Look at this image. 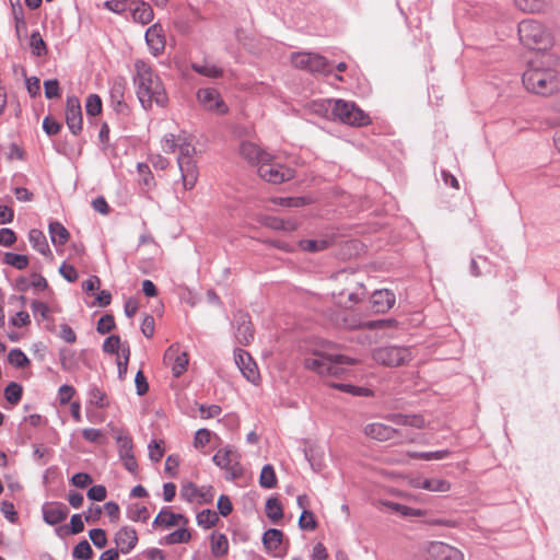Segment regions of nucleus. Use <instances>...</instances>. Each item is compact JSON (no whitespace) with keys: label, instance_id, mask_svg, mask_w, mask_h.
Returning a JSON list of instances; mask_svg holds the SVG:
<instances>
[{"label":"nucleus","instance_id":"obj_4","mask_svg":"<svg viewBox=\"0 0 560 560\" xmlns=\"http://www.w3.org/2000/svg\"><path fill=\"white\" fill-rule=\"evenodd\" d=\"M331 295L338 306L351 308L365 296L362 276L355 271L336 272L332 277Z\"/></svg>","mask_w":560,"mask_h":560},{"label":"nucleus","instance_id":"obj_60","mask_svg":"<svg viewBox=\"0 0 560 560\" xmlns=\"http://www.w3.org/2000/svg\"><path fill=\"white\" fill-rule=\"evenodd\" d=\"M75 388L71 385H61L58 389V399L60 405H67L75 395Z\"/></svg>","mask_w":560,"mask_h":560},{"label":"nucleus","instance_id":"obj_54","mask_svg":"<svg viewBox=\"0 0 560 560\" xmlns=\"http://www.w3.org/2000/svg\"><path fill=\"white\" fill-rule=\"evenodd\" d=\"M115 318L110 314H106L102 316L97 322L96 330L97 332L105 335L110 332L115 328Z\"/></svg>","mask_w":560,"mask_h":560},{"label":"nucleus","instance_id":"obj_63","mask_svg":"<svg viewBox=\"0 0 560 560\" xmlns=\"http://www.w3.org/2000/svg\"><path fill=\"white\" fill-rule=\"evenodd\" d=\"M44 89H45V96L47 98H55V97H59V95H60L59 82L56 79L45 81Z\"/></svg>","mask_w":560,"mask_h":560},{"label":"nucleus","instance_id":"obj_1","mask_svg":"<svg viewBox=\"0 0 560 560\" xmlns=\"http://www.w3.org/2000/svg\"><path fill=\"white\" fill-rule=\"evenodd\" d=\"M558 59L551 54L537 55L528 61L522 81L527 92L539 96H551L560 92Z\"/></svg>","mask_w":560,"mask_h":560},{"label":"nucleus","instance_id":"obj_33","mask_svg":"<svg viewBox=\"0 0 560 560\" xmlns=\"http://www.w3.org/2000/svg\"><path fill=\"white\" fill-rule=\"evenodd\" d=\"M49 234L55 246L65 245L69 240L68 230L59 222H51L49 224Z\"/></svg>","mask_w":560,"mask_h":560},{"label":"nucleus","instance_id":"obj_41","mask_svg":"<svg viewBox=\"0 0 560 560\" xmlns=\"http://www.w3.org/2000/svg\"><path fill=\"white\" fill-rule=\"evenodd\" d=\"M127 515L133 522H147L150 516L147 506L140 503L129 505Z\"/></svg>","mask_w":560,"mask_h":560},{"label":"nucleus","instance_id":"obj_62","mask_svg":"<svg viewBox=\"0 0 560 560\" xmlns=\"http://www.w3.org/2000/svg\"><path fill=\"white\" fill-rule=\"evenodd\" d=\"M31 307L35 316L39 315L42 319H49V313L51 312V308L46 303L34 301L31 304Z\"/></svg>","mask_w":560,"mask_h":560},{"label":"nucleus","instance_id":"obj_50","mask_svg":"<svg viewBox=\"0 0 560 560\" xmlns=\"http://www.w3.org/2000/svg\"><path fill=\"white\" fill-rule=\"evenodd\" d=\"M60 365L65 371H72L75 368L74 352L70 349H61L59 353Z\"/></svg>","mask_w":560,"mask_h":560},{"label":"nucleus","instance_id":"obj_53","mask_svg":"<svg viewBox=\"0 0 560 560\" xmlns=\"http://www.w3.org/2000/svg\"><path fill=\"white\" fill-rule=\"evenodd\" d=\"M450 451L442 450L436 452L411 453L410 456L423 460H440L450 456Z\"/></svg>","mask_w":560,"mask_h":560},{"label":"nucleus","instance_id":"obj_46","mask_svg":"<svg viewBox=\"0 0 560 560\" xmlns=\"http://www.w3.org/2000/svg\"><path fill=\"white\" fill-rule=\"evenodd\" d=\"M129 358H130V347L124 346L121 348V353L117 355V368H118L119 378L126 377Z\"/></svg>","mask_w":560,"mask_h":560},{"label":"nucleus","instance_id":"obj_29","mask_svg":"<svg viewBox=\"0 0 560 560\" xmlns=\"http://www.w3.org/2000/svg\"><path fill=\"white\" fill-rule=\"evenodd\" d=\"M28 241L35 250L52 259V253L49 248L46 236L40 230H31L28 232Z\"/></svg>","mask_w":560,"mask_h":560},{"label":"nucleus","instance_id":"obj_36","mask_svg":"<svg viewBox=\"0 0 560 560\" xmlns=\"http://www.w3.org/2000/svg\"><path fill=\"white\" fill-rule=\"evenodd\" d=\"M266 515L272 523H278L283 517L281 502L277 498H269L266 502Z\"/></svg>","mask_w":560,"mask_h":560},{"label":"nucleus","instance_id":"obj_64","mask_svg":"<svg viewBox=\"0 0 560 560\" xmlns=\"http://www.w3.org/2000/svg\"><path fill=\"white\" fill-rule=\"evenodd\" d=\"M221 413V407L218 405L199 406V415L202 419H210L218 417Z\"/></svg>","mask_w":560,"mask_h":560},{"label":"nucleus","instance_id":"obj_51","mask_svg":"<svg viewBox=\"0 0 560 560\" xmlns=\"http://www.w3.org/2000/svg\"><path fill=\"white\" fill-rule=\"evenodd\" d=\"M93 556V550L86 540L80 541L73 548V557L81 560H90Z\"/></svg>","mask_w":560,"mask_h":560},{"label":"nucleus","instance_id":"obj_57","mask_svg":"<svg viewBox=\"0 0 560 560\" xmlns=\"http://www.w3.org/2000/svg\"><path fill=\"white\" fill-rule=\"evenodd\" d=\"M212 435V432L208 429H199L195 434L194 446L200 450L203 448L210 443Z\"/></svg>","mask_w":560,"mask_h":560},{"label":"nucleus","instance_id":"obj_61","mask_svg":"<svg viewBox=\"0 0 560 560\" xmlns=\"http://www.w3.org/2000/svg\"><path fill=\"white\" fill-rule=\"evenodd\" d=\"M89 536L94 546L97 548H103L107 544L105 530L101 528L91 529Z\"/></svg>","mask_w":560,"mask_h":560},{"label":"nucleus","instance_id":"obj_8","mask_svg":"<svg viewBox=\"0 0 560 560\" xmlns=\"http://www.w3.org/2000/svg\"><path fill=\"white\" fill-rule=\"evenodd\" d=\"M415 358L412 348L405 346H382L373 349L372 359L380 365L399 368L409 364Z\"/></svg>","mask_w":560,"mask_h":560},{"label":"nucleus","instance_id":"obj_32","mask_svg":"<svg viewBox=\"0 0 560 560\" xmlns=\"http://www.w3.org/2000/svg\"><path fill=\"white\" fill-rule=\"evenodd\" d=\"M514 3L525 13H540L548 7L549 0H514Z\"/></svg>","mask_w":560,"mask_h":560},{"label":"nucleus","instance_id":"obj_16","mask_svg":"<svg viewBox=\"0 0 560 560\" xmlns=\"http://www.w3.org/2000/svg\"><path fill=\"white\" fill-rule=\"evenodd\" d=\"M145 43L148 48L154 57L161 56L166 46V37L163 26L160 23H154L145 32Z\"/></svg>","mask_w":560,"mask_h":560},{"label":"nucleus","instance_id":"obj_58","mask_svg":"<svg viewBox=\"0 0 560 560\" xmlns=\"http://www.w3.org/2000/svg\"><path fill=\"white\" fill-rule=\"evenodd\" d=\"M30 45L33 54L36 56H42L46 52V44L39 33H33L31 35Z\"/></svg>","mask_w":560,"mask_h":560},{"label":"nucleus","instance_id":"obj_13","mask_svg":"<svg viewBox=\"0 0 560 560\" xmlns=\"http://www.w3.org/2000/svg\"><path fill=\"white\" fill-rule=\"evenodd\" d=\"M293 66L298 69L307 70L310 72H326L328 61L325 57L311 52H296L291 57Z\"/></svg>","mask_w":560,"mask_h":560},{"label":"nucleus","instance_id":"obj_24","mask_svg":"<svg viewBox=\"0 0 560 560\" xmlns=\"http://www.w3.org/2000/svg\"><path fill=\"white\" fill-rule=\"evenodd\" d=\"M372 308L375 313H385L395 304V294L387 290H376L371 296Z\"/></svg>","mask_w":560,"mask_h":560},{"label":"nucleus","instance_id":"obj_37","mask_svg":"<svg viewBox=\"0 0 560 560\" xmlns=\"http://www.w3.org/2000/svg\"><path fill=\"white\" fill-rule=\"evenodd\" d=\"M229 550V541L224 534L213 533L211 535V551L215 557L224 556Z\"/></svg>","mask_w":560,"mask_h":560},{"label":"nucleus","instance_id":"obj_22","mask_svg":"<svg viewBox=\"0 0 560 560\" xmlns=\"http://www.w3.org/2000/svg\"><path fill=\"white\" fill-rule=\"evenodd\" d=\"M69 510L63 503L50 502L43 506V518L49 525H57L65 521Z\"/></svg>","mask_w":560,"mask_h":560},{"label":"nucleus","instance_id":"obj_23","mask_svg":"<svg viewBox=\"0 0 560 560\" xmlns=\"http://www.w3.org/2000/svg\"><path fill=\"white\" fill-rule=\"evenodd\" d=\"M335 238L332 235H322L314 240H301L298 243V248L305 253H319L332 246Z\"/></svg>","mask_w":560,"mask_h":560},{"label":"nucleus","instance_id":"obj_52","mask_svg":"<svg viewBox=\"0 0 560 560\" xmlns=\"http://www.w3.org/2000/svg\"><path fill=\"white\" fill-rule=\"evenodd\" d=\"M86 114L96 116L102 112V100L97 94L89 95L85 104Z\"/></svg>","mask_w":560,"mask_h":560},{"label":"nucleus","instance_id":"obj_27","mask_svg":"<svg viewBox=\"0 0 560 560\" xmlns=\"http://www.w3.org/2000/svg\"><path fill=\"white\" fill-rule=\"evenodd\" d=\"M378 504L405 517H422L428 514L427 510L415 509L392 501H380Z\"/></svg>","mask_w":560,"mask_h":560},{"label":"nucleus","instance_id":"obj_2","mask_svg":"<svg viewBox=\"0 0 560 560\" xmlns=\"http://www.w3.org/2000/svg\"><path fill=\"white\" fill-rule=\"evenodd\" d=\"M133 85L144 109H151L154 104L167 106L168 95L161 77L148 61L140 58L133 63Z\"/></svg>","mask_w":560,"mask_h":560},{"label":"nucleus","instance_id":"obj_55","mask_svg":"<svg viewBox=\"0 0 560 560\" xmlns=\"http://www.w3.org/2000/svg\"><path fill=\"white\" fill-rule=\"evenodd\" d=\"M164 442L154 440L149 444V457L153 462H160L164 456Z\"/></svg>","mask_w":560,"mask_h":560},{"label":"nucleus","instance_id":"obj_44","mask_svg":"<svg viewBox=\"0 0 560 560\" xmlns=\"http://www.w3.org/2000/svg\"><path fill=\"white\" fill-rule=\"evenodd\" d=\"M3 261L18 270L27 268L30 262L27 256L14 253H5Z\"/></svg>","mask_w":560,"mask_h":560},{"label":"nucleus","instance_id":"obj_40","mask_svg":"<svg viewBox=\"0 0 560 560\" xmlns=\"http://www.w3.org/2000/svg\"><path fill=\"white\" fill-rule=\"evenodd\" d=\"M191 68L197 73L208 78H219L222 75V70L213 63H192Z\"/></svg>","mask_w":560,"mask_h":560},{"label":"nucleus","instance_id":"obj_42","mask_svg":"<svg viewBox=\"0 0 560 560\" xmlns=\"http://www.w3.org/2000/svg\"><path fill=\"white\" fill-rule=\"evenodd\" d=\"M124 346H129L127 342L122 343L121 339L117 335H112L107 337L103 343V351L110 354H120L121 348Z\"/></svg>","mask_w":560,"mask_h":560},{"label":"nucleus","instance_id":"obj_5","mask_svg":"<svg viewBox=\"0 0 560 560\" xmlns=\"http://www.w3.org/2000/svg\"><path fill=\"white\" fill-rule=\"evenodd\" d=\"M521 44L529 49L545 51L552 47L553 39L546 26L534 19H525L517 26Z\"/></svg>","mask_w":560,"mask_h":560},{"label":"nucleus","instance_id":"obj_12","mask_svg":"<svg viewBox=\"0 0 560 560\" xmlns=\"http://www.w3.org/2000/svg\"><path fill=\"white\" fill-rule=\"evenodd\" d=\"M214 488L212 486L198 487L194 482H185L180 488V498L189 503L208 504L214 499Z\"/></svg>","mask_w":560,"mask_h":560},{"label":"nucleus","instance_id":"obj_10","mask_svg":"<svg viewBox=\"0 0 560 560\" xmlns=\"http://www.w3.org/2000/svg\"><path fill=\"white\" fill-rule=\"evenodd\" d=\"M266 160L257 167V174L265 182L278 185L294 178L295 171L278 162L273 155L269 154Z\"/></svg>","mask_w":560,"mask_h":560},{"label":"nucleus","instance_id":"obj_38","mask_svg":"<svg viewBox=\"0 0 560 560\" xmlns=\"http://www.w3.org/2000/svg\"><path fill=\"white\" fill-rule=\"evenodd\" d=\"M422 487L431 492H447L451 490V482L442 478H424Z\"/></svg>","mask_w":560,"mask_h":560},{"label":"nucleus","instance_id":"obj_11","mask_svg":"<svg viewBox=\"0 0 560 560\" xmlns=\"http://www.w3.org/2000/svg\"><path fill=\"white\" fill-rule=\"evenodd\" d=\"M423 552L429 560H465L464 552L445 541L430 540L423 545Z\"/></svg>","mask_w":560,"mask_h":560},{"label":"nucleus","instance_id":"obj_39","mask_svg":"<svg viewBox=\"0 0 560 560\" xmlns=\"http://www.w3.org/2000/svg\"><path fill=\"white\" fill-rule=\"evenodd\" d=\"M277 476L271 465H265L260 471L259 485L265 489H272L277 486Z\"/></svg>","mask_w":560,"mask_h":560},{"label":"nucleus","instance_id":"obj_17","mask_svg":"<svg viewBox=\"0 0 560 560\" xmlns=\"http://www.w3.org/2000/svg\"><path fill=\"white\" fill-rule=\"evenodd\" d=\"M66 121L73 135H78L82 130V110L81 104L77 96H68L66 104Z\"/></svg>","mask_w":560,"mask_h":560},{"label":"nucleus","instance_id":"obj_15","mask_svg":"<svg viewBox=\"0 0 560 560\" xmlns=\"http://www.w3.org/2000/svg\"><path fill=\"white\" fill-rule=\"evenodd\" d=\"M163 360L171 368L175 377L180 376L187 370L188 354L182 351L178 345L170 346L164 353Z\"/></svg>","mask_w":560,"mask_h":560},{"label":"nucleus","instance_id":"obj_20","mask_svg":"<svg viewBox=\"0 0 560 560\" xmlns=\"http://www.w3.org/2000/svg\"><path fill=\"white\" fill-rule=\"evenodd\" d=\"M138 542V535L135 528L129 526L121 527L115 535V544L118 550L127 555L129 553Z\"/></svg>","mask_w":560,"mask_h":560},{"label":"nucleus","instance_id":"obj_34","mask_svg":"<svg viewBox=\"0 0 560 560\" xmlns=\"http://www.w3.org/2000/svg\"><path fill=\"white\" fill-rule=\"evenodd\" d=\"M266 225L273 230H281L284 232H294L299 228V222L294 219L268 218Z\"/></svg>","mask_w":560,"mask_h":560},{"label":"nucleus","instance_id":"obj_9","mask_svg":"<svg viewBox=\"0 0 560 560\" xmlns=\"http://www.w3.org/2000/svg\"><path fill=\"white\" fill-rule=\"evenodd\" d=\"M213 463L225 471V479L236 481L244 477L245 469L241 464V454L231 446L217 451Z\"/></svg>","mask_w":560,"mask_h":560},{"label":"nucleus","instance_id":"obj_3","mask_svg":"<svg viewBox=\"0 0 560 560\" xmlns=\"http://www.w3.org/2000/svg\"><path fill=\"white\" fill-rule=\"evenodd\" d=\"M161 149L167 154L178 151L177 164L182 174L183 187L186 190H191L199 175L194 160L196 150L191 138L184 131L178 135L167 133L161 140Z\"/></svg>","mask_w":560,"mask_h":560},{"label":"nucleus","instance_id":"obj_28","mask_svg":"<svg viewBox=\"0 0 560 560\" xmlns=\"http://www.w3.org/2000/svg\"><path fill=\"white\" fill-rule=\"evenodd\" d=\"M133 5L135 7L131 10V16H132L133 22L145 25V24H149L153 20L154 12L148 2L136 1L133 3Z\"/></svg>","mask_w":560,"mask_h":560},{"label":"nucleus","instance_id":"obj_26","mask_svg":"<svg viewBox=\"0 0 560 560\" xmlns=\"http://www.w3.org/2000/svg\"><path fill=\"white\" fill-rule=\"evenodd\" d=\"M188 520L183 514L173 513L168 508H164L154 518L153 525L170 528L178 525H187Z\"/></svg>","mask_w":560,"mask_h":560},{"label":"nucleus","instance_id":"obj_49","mask_svg":"<svg viewBox=\"0 0 560 560\" xmlns=\"http://www.w3.org/2000/svg\"><path fill=\"white\" fill-rule=\"evenodd\" d=\"M9 362L16 368H24L30 364V360L26 354L20 349H13L8 355Z\"/></svg>","mask_w":560,"mask_h":560},{"label":"nucleus","instance_id":"obj_18","mask_svg":"<svg viewBox=\"0 0 560 560\" xmlns=\"http://www.w3.org/2000/svg\"><path fill=\"white\" fill-rule=\"evenodd\" d=\"M235 363L241 370L244 377L253 384H256L259 380V372L257 364L250 357V354L244 350L235 352Z\"/></svg>","mask_w":560,"mask_h":560},{"label":"nucleus","instance_id":"obj_7","mask_svg":"<svg viewBox=\"0 0 560 560\" xmlns=\"http://www.w3.org/2000/svg\"><path fill=\"white\" fill-rule=\"evenodd\" d=\"M320 106H324L326 110L330 108L334 118L350 126L364 127L372 122L371 117L364 113L354 102L345 100H328L325 101Z\"/></svg>","mask_w":560,"mask_h":560},{"label":"nucleus","instance_id":"obj_19","mask_svg":"<svg viewBox=\"0 0 560 560\" xmlns=\"http://www.w3.org/2000/svg\"><path fill=\"white\" fill-rule=\"evenodd\" d=\"M240 154L249 164L258 167L262 161H267L270 153L252 141H244L240 145Z\"/></svg>","mask_w":560,"mask_h":560},{"label":"nucleus","instance_id":"obj_59","mask_svg":"<svg viewBox=\"0 0 560 560\" xmlns=\"http://www.w3.org/2000/svg\"><path fill=\"white\" fill-rule=\"evenodd\" d=\"M138 173L141 176L140 183L147 187L154 186V177L147 164H138Z\"/></svg>","mask_w":560,"mask_h":560},{"label":"nucleus","instance_id":"obj_47","mask_svg":"<svg viewBox=\"0 0 560 560\" xmlns=\"http://www.w3.org/2000/svg\"><path fill=\"white\" fill-rule=\"evenodd\" d=\"M218 521H219L218 514L211 510L201 511L197 515L198 525H200L205 528H210V527L214 526Z\"/></svg>","mask_w":560,"mask_h":560},{"label":"nucleus","instance_id":"obj_48","mask_svg":"<svg viewBox=\"0 0 560 560\" xmlns=\"http://www.w3.org/2000/svg\"><path fill=\"white\" fill-rule=\"evenodd\" d=\"M191 538V534L186 528L177 529L166 536L165 540L168 545L188 542Z\"/></svg>","mask_w":560,"mask_h":560},{"label":"nucleus","instance_id":"obj_56","mask_svg":"<svg viewBox=\"0 0 560 560\" xmlns=\"http://www.w3.org/2000/svg\"><path fill=\"white\" fill-rule=\"evenodd\" d=\"M299 525L302 529L314 530L317 522L311 511L304 510L299 518Z\"/></svg>","mask_w":560,"mask_h":560},{"label":"nucleus","instance_id":"obj_21","mask_svg":"<svg viewBox=\"0 0 560 560\" xmlns=\"http://www.w3.org/2000/svg\"><path fill=\"white\" fill-rule=\"evenodd\" d=\"M235 319L237 324L235 332L236 339L244 346L249 345L254 340V328L249 315L238 313Z\"/></svg>","mask_w":560,"mask_h":560},{"label":"nucleus","instance_id":"obj_14","mask_svg":"<svg viewBox=\"0 0 560 560\" xmlns=\"http://www.w3.org/2000/svg\"><path fill=\"white\" fill-rule=\"evenodd\" d=\"M197 98L200 105L209 112H213L219 115L228 113L229 108L222 100L220 93L211 88L200 89L197 92Z\"/></svg>","mask_w":560,"mask_h":560},{"label":"nucleus","instance_id":"obj_35","mask_svg":"<svg viewBox=\"0 0 560 560\" xmlns=\"http://www.w3.org/2000/svg\"><path fill=\"white\" fill-rule=\"evenodd\" d=\"M283 533L279 529L271 528L265 532L262 542L270 551H276L282 542Z\"/></svg>","mask_w":560,"mask_h":560},{"label":"nucleus","instance_id":"obj_30","mask_svg":"<svg viewBox=\"0 0 560 560\" xmlns=\"http://www.w3.org/2000/svg\"><path fill=\"white\" fill-rule=\"evenodd\" d=\"M388 324L387 320H372L364 323L357 318L353 314H348L342 318V326L348 329H359V328H369V329H376V328H383Z\"/></svg>","mask_w":560,"mask_h":560},{"label":"nucleus","instance_id":"obj_45","mask_svg":"<svg viewBox=\"0 0 560 560\" xmlns=\"http://www.w3.org/2000/svg\"><path fill=\"white\" fill-rule=\"evenodd\" d=\"M272 202L276 205H280L288 208H299L311 202L306 197H285V198H275Z\"/></svg>","mask_w":560,"mask_h":560},{"label":"nucleus","instance_id":"obj_6","mask_svg":"<svg viewBox=\"0 0 560 560\" xmlns=\"http://www.w3.org/2000/svg\"><path fill=\"white\" fill-rule=\"evenodd\" d=\"M355 363L357 360L343 354L315 351L305 359L304 365L319 375L337 376L345 372L343 365H353Z\"/></svg>","mask_w":560,"mask_h":560},{"label":"nucleus","instance_id":"obj_31","mask_svg":"<svg viewBox=\"0 0 560 560\" xmlns=\"http://www.w3.org/2000/svg\"><path fill=\"white\" fill-rule=\"evenodd\" d=\"M115 438L118 445L119 456L125 457L132 455L133 443L131 436L124 430H115Z\"/></svg>","mask_w":560,"mask_h":560},{"label":"nucleus","instance_id":"obj_25","mask_svg":"<svg viewBox=\"0 0 560 560\" xmlns=\"http://www.w3.org/2000/svg\"><path fill=\"white\" fill-rule=\"evenodd\" d=\"M364 434L371 439L385 442L394 439L397 434V430L387 424L374 422L365 425Z\"/></svg>","mask_w":560,"mask_h":560},{"label":"nucleus","instance_id":"obj_43","mask_svg":"<svg viewBox=\"0 0 560 560\" xmlns=\"http://www.w3.org/2000/svg\"><path fill=\"white\" fill-rule=\"evenodd\" d=\"M23 395V387L15 383L11 382L4 389V397L8 402L11 405H16L20 402Z\"/></svg>","mask_w":560,"mask_h":560}]
</instances>
